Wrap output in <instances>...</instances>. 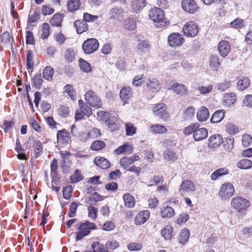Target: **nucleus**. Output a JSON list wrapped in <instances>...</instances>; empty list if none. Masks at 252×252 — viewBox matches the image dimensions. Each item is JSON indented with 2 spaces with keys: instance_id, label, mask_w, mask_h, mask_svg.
I'll return each mask as SVG.
<instances>
[{
  "instance_id": "nucleus-61",
  "label": "nucleus",
  "mask_w": 252,
  "mask_h": 252,
  "mask_svg": "<svg viewBox=\"0 0 252 252\" xmlns=\"http://www.w3.org/2000/svg\"><path fill=\"white\" fill-rule=\"evenodd\" d=\"M89 217L93 220L96 219L97 217V209L93 206L88 207Z\"/></svg>"
},
{
  "instance_id": "nucleus-21",
  "label": "nucleus",
  "mask_w": 252,
  "mask_h": 252,
  "mask_svg": "<svg viewBox=\"0 0 252 252\" xmlns=\"http://www.w3.org/2000/svg\"><path fill=\"white\" fill-rule=\"evenodd\" d=\"M149 90L153 92H158L160 89V85L158 80L154 78H149L146 81Z\"/></svg>"
},
{
  "instance_id": "nucleus-44",
  "label": "nucleus",
  "mask_w": 252,
  "mask_h": 252,
  "mask_svg": "<svg viewBox=\"0 0 252 252\" xmlns=\"http://www.w3.org/2000/svg\"><path fill=\"white\" fill-rule=\"evenodd\" d=\"M75 52L74 49H67L64 53V58L65 60L68 62H72L75 59Z\"/></svg>"
},
{
  "instance_id": "nucleus-11",
  "label": "nucleus",
  "mask_w": 252,
  "mask_h": 252,
  "mask_svg": "<svg viewBox=\"0 0 252 252\" xmlns=\"http://www.w3.org/2000/svg\"><path fill=\"white\" fill-rule=\"evenodd\" d=\"M182 7L185 11L190 14L196 12L198 8L194 0H182Z\"/></svg>"
},
{
  "instance_id": "nucleus-27",
  "label": "nucleus",
  "mask_w": 252,
  "mask_h": 252,
  "mask_svg": "<svg viewBox=\"0 0 252 252\" xmlns=\"http://www.w3.org/2000/svg\"><path fill=\"white\" fill-rule=\"evenodd\" d=\"M74 25L78 33H82L88 29V25L83 20H79L75 21Z\"/></svg>"
},
{
  "instance_id": "nucleus-31",
  "label": "nucleus",
  "mask_w": 252,
  "mask_h": 252,
  "mask_svg": "<svg viewBox=\"0 0 252 252\" xmlns=\"http://www.w3.org/2000/svg\"><path fill=\"white\" fill-rule=\"evenodd\" d=\"M57 140L59 143L65 144L68 142L69 137L67 131L62 130L57 133Z\"/></svg>"
},
{
  "instance_id": "nucleus-29",
  "label": "nucleus",
  "mask_w": 252,
  "mask_h": 252,
  "mask_svg": "<svg viewBox=\"0 0 252 252\" xmlns=\"http://www.w3.org/2000/svg\"><path fill=\"white\" fill-rule=\"evenodd\" d=\"M224 111L223 110H219L216 111L212 116L211 122L213 123L220 122L224 117Z\"/></svg>"
},
{
  "instance_id": "nucleus-14",
  "label": "nucleus",
  "mask_w": 252,
  "mask_h": 252,
  "mask_svg": "<svg viewBox=\"0 0 252 252\" xmlns=\"http://www.w3.org/2000/svg\"><path fill=\"white\" fill-rule=\"evenodd\" d=\"M150 217V212L148 210H144L138 213L134 219L136 225H141L146 222Z\"/></svg>"
},
{
  "instance_id": "nucleus-24",
  "label": "nucleus",
  "mask_w": 252,
  "mask_h": 252,
  "mask_svg": "<svg viewBox=\"0 0 252 252\" xmlns=\"http://www.w3.org/2000/svg\"><path fill=\"white\" fill-rule=\"evenodd\" d=\"M208 135V131L205 128H196L193 133V138L195 141L204 139Z\"/></svg>"
},
{
  "instance_id": "nucleus-59",
  "label": "nucleus",
  "mask_w": 252,
  "mask_h": 252,
  "mask_svg": "<svg viewBox=\"0 0 252 252\" xmlns=\"http://www.w3.org/2000/svg\"><path fill=\"white\" fill-rule=\"evenodd\" d=\"M33 83L34 87L36 89H39L42 84V79L40 74L35 75L33 78Z\"/></svg>"
},
{
  "instance_id": "nucleus-17",
  "label": "nucleus",
  "mask_w": 252,
  "mask_h": 252,
  "mask_svg": "<svg viewBox=\"0 0 252 252\" xmlns=\"http://www.w3.org/2000/svg\"><path fill=\"white\" fill-rule=\"evenodd\" d=\"M237 95L234 93H226L224 94L222 98L223 104L227 107L234 105L237 100Z\"/></svg>"
},
{
  "instance_id": "nucleus-6",
  "label": "nucleus",
  "mask_w": 252,
  "mask_h": 252,
  "mask_svg": "<svg viewBox=\"0 0 252 252\" xmlns=\"http://www.w3.org/2000/svg\"><path fill=\"white\" fill-rule=\"evenodd\" d=\"M95 228V226L94 223L87 221L82 223L79 228V231L76 234V241L82 240L83 237L90 234V229H94Z\"/></svg>"
},
{
  "instance_id": "nucleus-20",
  "label": "nucleus",
  "mask_w": 252,
  "mask_h": 252,
  "mask_svg": "<svg viewBox=\"0 0 252 252\" xmlns=\"http://www.w3.org/2000/svg\"><path fill=\"white\" fill-rule=\"evenodd\" d=\"M146 5L145 0H132L131 8L133 12L138 13L142 11Z\"/></svg>"
},
{
  "instance_id": "nucleus-39",
  "label": "nucleus",
  "mask_w": 252,
  "mask_h": 252,
  "mask_svg": "<svg viewBox=\"0 0 252 252\" xmlns=\"http://www.w3.org/2000/svg\"><path fill=\"white\" fill-rule=\"evenodd\" d=\"M172 227L169 225L166 226L161 231V235L166 240H170L172 238Z\"/></svg>"
},
{
  "instance_id": "nucleus-62",
  "label": "nucleus",
  "mask_w": 252,
  "mask_h": 252,
  "mask_svg": "<svg viewBox=\"0 0 252 252\" xmlns=\"http://www.w3.org/2000/svg\"><path fill=\"white\" fill-rule=\"evenodd\" d=\"M163 179L162 176H154L150 180L149 183L150 186H153L154 185H158L160 183H162Z\"/></svg>"
},
{
  "instance_id": "nucleus-35",
  "label": "nucleus",
  "mask_w": 252,
  "mask_h": 252,
  "mask_svg": "<svg viewBox=\"0 0 252 252\" xmlns=\"http://www.w3.org/2000/svg\"><path fill=\"white\" fill-rule=\"evenodd\" d=\"M63 14L57 13L55 14L50 20V23L52 26L60 27L63 19Z\"/></svg>"
},
{
  "instance_id": "nucleus-40",
  "label": "nucleus",
  "mask_w": 252,
  "mask_h": 252,
  "mask_svg": "<svg viewBox=\"0 0 252 252\" xmlns=\"http://www.w3.org/2000/svg\"><path fill=\"white\" fill-rule=\"evenodd\" d=\"M209 64L212 70H217L218 67L220 64L219 57L217 56H211L209 60Z\"/></svg>"
},
{
  "instance_id": "nucleus-5",
  "label": "nucleus",
  "mask_w": 252,
  "mask_h": 252,
  "mask_svg": "<svg viewBox=\"0 0 252 252\" xmlns=\"http://www.w3.org/2000/svg\"><path fill=\"white\" fill-rule=\"evenodd\" d=\"M27 148H31L32 146L34 148V156L35 158H38L42 153L43 147L41 142L33 136H30L27 143H25Z\"/></svg>"
},
{
  "instance_id": "nucleus-55",
  "label": "nucleus",
  "mask_w": 252,
  "mask_h": 252,
  "mask_svg": "<svg viewBox=\"0 0 252 252\" xmlns=\"http://www.w3.org/2000/svg\"><path fill=\"white\" fill-rule=\"evenodd\" d=\"M97 115L100 121L107 123L109 120V113L104 111H99Z\"/></svg>"
},
{
  "instance_id": "nucleus-7",
  "label": "nucleus",
  "mask_w": 252,
  "mask_h": 252,
  "mask_svg": "<svg viewBox=\"0 0 252 252\" xmlns=\"http://www.w3.org/2000/svg\"><path fill=\"white\" fill-rule=\"evenodd\" d=\"M166 108L164 103L156 104L153 109L154 115L161 118L164 121H167L170 118V114L166 112Z\"/></svg>"
},
{
  "instance_id": "nucleus-52",
  "label": "nucleus",
  "mask_w": 252,
  "mask_h": 252,
  "mask_svg": "<svg viewBox=\"0 0 252 252\" xmlns=\"http://www.w3.org/2000/svg\"><path fill=\"white\" fill-rule=\"evenodd\" d=\"M252 137L251 135L248 134H244L242 139V143L243 146L244 147H249L252 143Z\"/></svg>"
},
{
  "instance_id": "nucleus-54",
  "label": "nucleus",
  "mask_w": 252,
  "mask_h": 252,
  "mask_svg": "<svg viewBox=\"0 0 252 252\" xmlns=\"http://www.w3.org/2000/svg\"><path fill=\"white\" fill-rule=\"evenodd\" d=\"M244 21L239 18H237L230 23V26L236 29H239L244 25Z\"/></svg>"
},
{
  "instance_id": "nucleus-18",
  "label": "nucleus",
  "mask_w": 252,
  "mask_h": 252,
  "mask_svg": "<svg viewBox=\"0 0 252 252\" xmlns=\"http://www.w3.org/2000/svg\"><path fill=\"white\" fill-rule=\"evenodd\" d=\"M132 89L129 87H123L120 93V97L123 102V104L127 103L128 100L132 96Z\"/></svg>"
},
{
  "instance_id": "nucleus-34",
  "label": "nucleus",
  "mask_w": 252,
  "mask_h": 252,
  "mask_svg": "<svg viewBox=\"0 0 252 252\" xmlns=\"http://www.w3.org/2000/svg\"><path fill=\"white\" fill-rule=\"evenodd\" d=\"M190 233L188 229H184L182 230L179 236V241L182 245L185 244L189 240Z\"/></svg>"
},
{
  "instance_id": "nucleus-56",
  "label": "nucleus",
  "mask_w": 252,
  "mask_h": 252,
  "mask_svg": "<svg viewBox=\"0 0 252 252\" xmlns=\"http://www.w3.org/2000/svg\"><path fill=\"white\" fill-rule=\"evenodd\" d=\"M213 89V86L212 85H209L207 86H198L197 87V90L201 94H207L209 93Z\"/></svg>"
},
{
  "instance_id": "nucleus-16",
  "label": "nucleus",
  "mask_w": 252,
  "mask_h": 252,
  "mask_svg": "<svg viewBox=\"0 0 252 252\" xmlns=\"http://www.w3.org/2000/svg\"><path fill=\"white\" fill-rule=\"evenodd\" d=\"M123 12V9L121 8L115 7L111 9L109 13L110 19L113 20L114 22L122 20Z\"/></svg>"
},
{
  "instance_id": "nucleus-41",
  "label": "nucleus",
  "mask_w": 252,
  "mask_h": 252,
  "mask_svg": "<svg viewBox=\"0 0 252 252\" xmlns=\"http://www.w3.org/2000/svg\"><path fill=\"white\" fill-rule=\"evenodd\" d=\"M63 93L67 94L71 99L74 100L76 97V91L73 87L70 85H66L63 88Z\"/></svg>"
},
{
  "instance_id": "nucleus-10",
  "label": "nucleus",
  "mask_w": 252,
  "mask_h": 252,
  "mask_svg": "<svg viewBox=\"0 0 252 252\" xmlns=\"http://www.w3.org/2000/svg\"><path fill=\"white\" fill-rule=\"evenodd\" d=\"M184 41L185 39L183 36L178 33H173L168 36V44L171 47L181 46Z\"/></svg>"
},
{
  "instance_id": "nucleus-12",
  "label": "nucleus",
  "mask_w": 252,
  "mask_h": 252,
  "mask_svg": "<svg viewBox=\"0 0 252 252\" xmlns=\"http://www.w3.org/2000/svg\"><path fill=\"white\" fill-rule=\"evenodd\" d=\"M151 48L149 42L147 40H138L136 50L139 55H143L149 52Z\"/></svg>"
},
{
  "instance_id": "nucleus-23",
  "label": "nucleus",
  "mask_w": 252,
  "mask_h": 252,
  "mask_svg": "<svg viewBox=\"0 0 252 252\" xmlns=\"http://www.w3.org/2000/svg\"><path fill=\"white\" fill-rule=\"evenodd\" d=\"M95 165L103 169H107L110 167L111 163L109 161L101 157H97L94 159Z\"/></svg>"
},
{
  "instance_id": "nucleus-28",
  "label": "nucleus",
  "mask_w": 252,
  "mask_h": 252,
  "mask_svg": "<svg viewBox=\"0 0 252 252\" xmlns=\"http://www.w3.org/2000/svg\"><path fill=\"white\" fill-rule=\"evenodd\" d=\"M161 214L162 218H171L174 216L175 212L174 209L170 206L163 204L161 209Z\"/></svg>"
},
{
  "instance_id": "nucleus-50",
  "label": "nucleus",
  "mask_w": 252,
  "mask_h": 252,
  "mask_svg": "<svg viewBox=\"0 0 252 252\" xmlns=\"http://www.w3.org/2000/svg\"><path fill=\"white\" fill-rule=\"evenodd\" d=\"M135 21L133 18H129L126 20L125 23V28L129 30H133L136 28Z\"/></svg>"
},
{
  "instance_id": "nucleus-9",
  "label": "nucleus",
  "mask_w": 252,
  "mask_h": 252,
  "mask_svg": "<svg viewBox=\"0 0 252 252\" xmlns=\"http://www.w3.org/2000/svg\"><path fill=\"white\" fill-rule=\"evenodd\" d=\"M183 31L186 36L191 37H194L198 33V27L194 22L189 21L184 25Z\"/></svg>"
},
{
  "instance_id": "nucleus-15",
  "label": "nucleus",
  "mask_w": 252,
  "mask_h": 252,
  "mask_svg": "<svg viewBox=\"0 0 252 252\" xmlns=\"http://www.w3.org/2000/svg\"><path fill=\"white\" fill-rule=\"evenodd\" d=\"M195 186L194 183L191 180L184 181L180 187V191L181 193H191L195 190Z\"/></svg>"
},
{
  "instance_id": "nucleus-46",
  "label": "nucleus",
  "mask_w": 252,
  "mask_h": 252,
  "mask_svg": "<svg viewBox=\"0 0 252 252\" xmlns=\"http://www.w3.org/2000/svg\"><path fill=\"white\" fill-rule=\"evenodd\" d=\"M120 164L121 167L127 170L129 165L132 164V161L130 158L124 157L120 159Z\"/></svg>"
},
{
  "instance_id": "nucleus-42",
  "label": "nucleus",
  "mask_w": 252,
  "mask_h": 252,
  "mask_svg": "<svg viewBox=\"0 0 252 252\" xmlns=\"http://www.w3.org/2000/svg\"><path fill=\"white\" fill-rule=\"evenodd\" d=\"M54 74V69L50 66H46L43 71V78L48 81L52 79Z\"/></svg>"
},
{
  "instance_id": "nucleus-43",
  "label": "nucleus",
  "mask_w": 252,
  "mask_h": 252,
  "mask_svg": "<svg viewBox=\"0 0 252 252\" xmlns=\"http://www.w3.org/2000/svg\"><path fill=\"white\" fill-rule=\"evenodd\" d=\"M226 132L230 134H235L239 132V128L231 123H227L225 125Z\"/></svg>"
},
{
  "instance_id": "nucleus-1",
  "label": "nucleus",
  "mask_w": 252,
  "mask_h": 252,
  "mask_svg": "<svg viewBox=\"0 0 252 252\" xmlns=\"http://www.w3.org/2000/svg\"><path fill=\"white\" fill-rule=\"evenodd\" d=\"M150 19L158 24V27H164L166 25L163 11L159 8L154 7L149 13Z\"/></svg>"
},
{
  "instance_id": "nucleus-57",
  "label": "nucleus",
  "mask_w": 252,
  "mask_h": 252,
  "mask_svg": "<svg viewBox=\"0 0 252 252\" xmlns=\"http://www.w3.org/2000/svg\"><path fill=\"white\" fill-rule=\"evenodd\" d=\"M105 246L107 250L109 249L115 250L119 247V244L116 240H112L107 241L105 244Z\"/></svg>"
},
{
  "instance_id": "nucleus-37",
  "label": "nucleus",
  "mask_w": 252,
  "mask_h": 252,
  "mask_svg": "<svg viewBox=\"0 0 252 252\" xmlns=\"http://www.w3.org/2000/svg\"><path fill=\"white\" fill-rule=\"evenodd\" d=\"M238 168L243 169H250L252 167V161L248 159L244 158L240 160L237 164Z\"/></svg>"
},
{
  "instance_id": "nucleus-45",
  "label": "nucleus",
  "mask_w": 252,
  "mask_h": 252,
  "mask_svg": "<svg viewBox=\"0 0 252 252\" xmlns=\"http://www.w3.org/2000/svg\"><path fill=\"white\" fill-rule=\"evenodd\" d=\"M151 131L154 133L163 134L167 131L165 126L159 124L153 125L151 127Z\"/></svg>"
},
{
  "instance_id": "nucleus-60",
  "label": "nucleus",
  "mask_w": 252,
  "mask_h": 252,
  "mask_svg": "<svg viewBox=\"0 0 252 252\" xmlns=\"http://www.w3.org/2000/svg\"><path fill=\"white\" fill-rule=\"evenodd\" d=\"M70 179L72 182L77 183L82 179V177L80 174V172L78 170H76L70 176Z\"/></svg>"
},
{
  "instance_id": "nucleus-33",
  "label": "nucleus",
  "mask_w": 252,
  "mask_h": 252,
  "mask_svg": "<svg viewBox=\"0 0 252 252\" xmlns=\"http://www.w3.org/2000/svg\"><path fill=\"white\" fill-rule=\"evenodd\" d=\"M80 0H68L67 4V9L69 12L77 10L80 6Z\"/></svg>"
},
{
  "instance_id": "nucleus-25",
  "label": "nucleus",
  "mask_w": 252,
  "mask_h": 252,
  "mask_svg": "<svg viewBox=\"0 0 252 252\" xmlns=\"http://www.w3.org/2000/svg\"><path fill=\"white\" fill-rule=\"evenodd\" d=\"M196 117L199 122H204L208 120L209 112L207 108L204 106L201 107L197 112Z\"/></svg>"
},
{
  "instance_id": "nucleus-48",
  "label": "nucleus",
  "mask_w": 252,
  "mask_h": 252,
  "mask_svg": "<svg viewBox=\"0 0 252 252\" xmlns=\"http://www.w3.org/2000/svg\"><path fill=\"white\" fill-rule=\"evenodd\" d=\"M105 146L104 142L100 140H95L93 142L91 148L93 151H98L102 149Z\"/></svg>"
},
{
  "instance_id": "nucleus-36",
  "label": "nucleus",
  "mask_w": 252,
  "mask_h": 252,
  "mask_svg": "<svg viewBox=\"0 0 252 252\" xmlns=\"http://www.w3.org/2000/svg\"><path fill=\"white\" fill-rule=\"evenodd\" d=\"M92 249L93 252H108L105 245L100 244L98 242H94L92 244Z\"/></svg>"
},
{
  "instance_id": "nucleus-19",
  "label": "nucleus",
  "mask_w": 252,
  "mask_h": 252,
  "mask_svg": "<svg viewBox=\"0 0 252 252\" xmlns=\"http://www.w3.org/2000/svg\"><path fill=\"white\" fill-rule=\"evenodd\" d=\"M168 90H172L177 94L180 96H183L187 94V87L178 83L173 84Z\"/></svg>"
},
{
  "instance_id": "nucleus-53",
  "label": "nucleus",
  "mask_w": 252,
  "mask_h": 252,
  "mask_svg": "<svg viewBox=\"0 0 252 252\" xmlns=\"http://www.w3.org/2000/svg\"><path fill=\"white\" fill-rule=\"evenodd\" d=\"M199 127V124L198 123L192 124L191 125L187 126L184 130V133L186 135H189L194 132L196 128Z\"/></svg>"
},
{
  "instance_id": "nucleus-51",
  "label": "nucleus",
  "mask_w": 252,
  "mask_h": 252,
  "mask_svg": "<svg viewBox=\"0 0 252 252\" xmlns=\"http://www.w3.org/2000/svg\"><path fill=\"white\" fill-rule=\"evenodd\" d=\"M126 134L128 136L133 135L136 133V128L135 127L133 124L131 123L126 124Z\"/></svg>"
},
{
  "instance_id": "nucleus-38",
  "label": "nucleus",
  "mask_w": 252,
  "mask_h": 252,
  "mask_svg": "<svg viewBox=\"0 0 252 252\" xmlns=\"http://www.w3.org/2000/svg\"><path fill=\"white\" fill-rule=\"evenodd\" d=\"M50 167H51V176L53 177L52 183H53L54 182L55 184L57 185V183L58 182V180L57 177V161L55 159H54L52 161V163L50 165Z\"/></svg>"
},
{
  "instance_id": "nucleus-49",
  "label": "nucleus",
  "mask_w": 252,
  "mask_h": 252,
  "mask_svg": "<svg viewBox=\"0 0 252 252\" xmlns=\"http://www.w3.org/2000/svg\"><path fill=\"white\" fill-rule=\"evenodd\" d=\"M79 62L80 68L82 70L86 72H89L91 71V66L88 62L82 59H80Z\"/></svg>"
},
{
  "instance_id": "nucleus-4",
  "label": "nucleus",
  "mask_w": 252,
  "mask_h": 252,
  "mask_svg": "<svg viewBox=\"0 0 252 252\" xmlns=\"http://www.w3.org/2000/svg\"><path fill=\"white\" fill-rule=\"evenodd\" d=\"M235 189L232 184L226 183L221 186L218 195L222 200H228L233 195Z\"/></svg>"
},
{
  "instance_id": "nucleus-58",
  "label": "nucleus",
  "mask_w": 252,
  "mask_h": 252,
  "mask_svg": "<svg viewBox=\"0 0 252 252\" xmlns=\"http://www.w3.org/2000/svg\"><path fill=\"white\" fill-rule=\"evenodd\" d=\"M59 115L65 118L69 115L68 108L65 106H61L58 110Z\"/></svg>"
},
{
  "instance_id": "nucleus-2",
  "label": "nucleus",
  "mask_w": 252,
  "mask_h": 252,
  "mask_svg": "<svg viewBox=\"0 0 252 252\" xmlns=\"http://www.w3.org/2000/svg\"><path fill=\"white\" fill-rule=\"evenodd\" d=\"M231 206L239 212L246 210L250 206L249 200L240 196L233 198L231 200Z\"/></svg>"
},
{
  "instance_id": "nucleus-47",
  "label": "nucleus",
  "mask_w": 252,
  "mask_h": 252,
  "mask_svg": "<svg viewBox=\"0 0 252 252\" xmlns=\"http://www.w3.org/2000/svg\"><path fill=\"white\" fill-rule=\"evenodd\" d=\"M194 108L193 107H189L184 112L183 118L185 120H189L194 116Z\"/></svg>"
},
{
  "instance_id": "nucleus-64",
  "label": "nucleus",
  "mask_w": 252,
  "mask_h": 252,
  "mask_svg": "<svg viewBox=\"0 0 252 252\" xmlns=\"http://www.w3.org/2000/svg\"><path fill=\"white\" fill-rule=\"evenodd\" d=\"M243 104L246 106L252 107V95H247L243 100Z\"/></svg>"
},
{
  "instance_id": "nucleus-30",
  "label": "nucleus",
  "mask_w": 252,
  "mask_h": 252,
  "mask_svg": "<svg viewBox=\"0 0 252 252\" xmlns=\"http://www.w3.org/2000/svg\"><path fill=\"white\" fill-rule=\"evenodd\" d=\"M123 200L125 206L127 208H131L135 205V199L133 196L129 193H126L123 195Z\"/></svg>"
},
{
  "instance_id": "nucleus-13",
  "label": "nucleus",
  "mask_w": 252,
  "mask_h": 252,
  "mask_svg": "<svg viewBox=\"0 0 252 252\" xmlns=\"http://www.w3.org/2000/svg\"><path fill=\"white\" fill-rule=\"evenodd\" d=\"M230 44L228 41L222 40L219 42L218 50L222 57H226L230 52Z\"/></svg>"
},
{
  "instance_id": "nucleus-32",
  "label": "nucleus",
  "mask_w": 252,
  "mask_h": 252,
  "mask_svg": "<svg viewBox=\"0 0 252 252\" xmlns=\"http://www.w3.org/2000/svg\"><path fill=\"white\" fill-rule=\"evenodd\" d=\"M250 80L247 77H240L237 82V87L239 90L243 91L250 85Z\"/></svg>"
},
{
  "instance_id": "nucleus-8",
  "label": "nucleus",
  "mask_w": 252,
  "mask_h": 252,
  "mask_svg": "<svg viewBox=\"0 0 252 252\" xmlns=\"http://www.w3.org/2000/svg\"><path fill=\"white\" fill-rule=\"evenodd\" d=\"M98 47V42L95 38L88 39L84 42L82 45L84 52L87 54L94 53L97 50Z\"/></svg>"
},
{
  "instance_id": "nucleus-63",
  "label": "nucleus",
  "mask_w": 252,
  "mask_h": 252,
  "mask_svg": "<svg viewBox=\"0 0 252 252\" xmlns=\"http://www.w3.org/2000/svg\"><path fill=\"white\" fill-rule=\"evenodd\" d=\"M98 16L93 15L88 13H84L83 15V20L87 22H94L98 19Z\"/></svg>"
},
{
  "instance_id": "nucleus-22",
  "label": "nucleus",
  "mask_w": 252,
  "mask_h": 252,
  "mask_svg": "<svg viewBox=\"0 0 252 252\" xmlns=\"http://www.w3.org/2000/svg\"><path fill=\"white\" fill-rule=\"evenodd\" d=\"M223 142L222 136L220 134L212 135L208 139V145L210 148H216Z\"/></svg>"
},
{
  "instance_id": "nucleus-3",
  "label": "nucleus",
  "mask_w": 252,
  "mask_h": 252,
  "mask_svg": "<svg viewBox=\"0 0 252 252\" xmlns=\"http://www.w3.org/2000/svg\"><path fill=\"white\" fill-rule=\"evenodd\" d=\"M85 98L87 102L93 107L99 108L102 105L101 99L92 90H89L86 93Z\"/></svg>"
},
{
  "instance_id": "nucleus-26",
  "label": "nucleus",
  "mask_w": 252,
  "mask_h": 252,
  "mask_svg": "<svg viewBox=\"0 0 252 252\" xmlns=\"http://www.w3.org/2000/svg\"><path fill=\"white\" fill-rule=\"evenodd\" d=\"M163 158L167 161H174L178 158L177 153L171 149H166L163 153Z\"/></svg>"
}]
</instances>
